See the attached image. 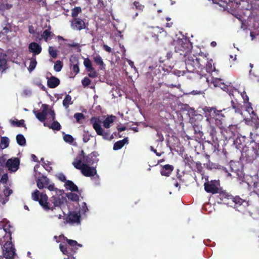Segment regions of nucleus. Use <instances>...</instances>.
<instances>
[{"instance_id":"nucleus-14","label":"nucleus","mask_w":259,"mask_h":259,"mask_svg":"<svg viewBox=\"0 0 259 259\" xmlns=\"http://www.w3.org/2000/svg\"><path fill=\"white\" fill-rule=\"evenodd\" d=\"M19 163L20 161L18 158H11L7 161L6 166L9 171L15 172L18 168Z\"/></svg>"},{"instance_id":"nucleus-7","label":"nucleus","mask_w":259,"mask_h":259,"mask_svg":"<svg viewBox=\"0 0 259 259\" xmlns=\"http://www.w3.org/2000/svg\"><path fill=\"white\" fill-rule=\"evenodd\" d=\"M201 58L199 56H189L185 60L186 68L188 72H193L197 67L203 64L201 63Z\"/></svg>"},{"instance_id":"nucleus-57","label":"nucleus","mask_w":259,"mask_h":259,"mask_svg":"<svg viewBox=\"0 0 259 259\" xmlns=\"http://www.w3.org/2000/svg\"><path fill=\"white\" fill-rule=\"evenodd\" d=\"M209 134H210V136L211 137V139L212 140H213L214 137H215V131L214 130L213 127H211V130H210V132H209Z\"/></svg>"},{"instance_id":"nucleus-64","label":"nucleus","mask_w":259,"mask_h":259,"mask_svg":"<svg viewBox=\"0 0 259 259\" xmlns=\"http://www.w3.org/2000/svg\"><path fill=\"white\" fill-rule=\"evenodd\" d=\"M3 30L5 31V33H8L10 31L9 26L7 25V26H5L3 28Z\"/></svg>"},{"instance_id":"nucleus-15","label":"nucleus","mask_w":259,"mask_h":259,"mask_svg":"<svg viewBox=\"0 0 259 259\" xmlns=\"http://www.w3.org/2000/svg\"><path fill=\"white\" fill-rule=\"evenodd\" d=\"M219 184L218 181H211L210 183L204 184V189L208 193H218L219 192Z\"/></svg>"},{"instance_id":"nucleus-36","label":"nucleus","mask_w":259,"mask_h":259,"mask_svg":"<svg viewBox=\"0 0 259 259\" xmlns=\"http://www.w3.org/2000/svg\"><path fill=\"white\" fill-rule=\"evenodd\" d=\"M67 196L69 199L72 201H77L79 199L78 195L72 192L68 193Z\"/></svg>"},{"instance_id":"nucleus-53","label":"nucleus","mask_w":259,"mask_h":259,"mask_svg":"<svg viewBox=\"0 0 259 259\" xmlns=\"http://www.w3.org/2000/svg\"><path fill=\"white\" fill-rule=\"evenodd\" d=\"M134 5L137 9H139L140 10H142L144 8V6L140 5L138 2H135L134 3Z\"/></svg>"},{"instance_id":"nucleus-46","label":"nucleus","mask_w":259,"mask_h":259,"mask_svg":"<svg viewBox=\"0 0 259 259\" xmlns=\"http://www.w3.org/2000/svg\"><path fill=\"white\" fill-rule=\"evenodd\" d=\"M46 187L50 191H53L56 193L57 191H58V189L55 187L54 184L53 183H49V185Z\"/></svg>"},{"instance_id":"nucleus-1","label":"nucleus","mask_w":259,"mask_h":259,"mask_svg":"<svg viewBox=\"0 0 259 259\" xmlns=\"http://www.w3.org/2000/svg\"><path fill=\"white\" fill-rule=\"evenodd\" d=\"M99 159L96 152L85 155L83 151L76 157L72 164L77 169H80L83 175L91 177L97 174L96 167L92 166L97 163Z\"/></svg>"},{"instance_id":"nucleus-13","label":"nucleus","mask_w":259,"mask_h":259,"mask_svg":"<svg viewBox=\"0 0 259 259\" xmlns=\"http://www.w3.org/2000/svg\"><path fill=\"white\" fill-rule=\"evenodd\" d=\"M66 222L71 225H79L80 223V215L79 212H70L66 218Z\"/></svg>"},{"instance_id":"nucleus-39","label":"nucleus","mask_w":259,"mask_h":259,"mask_svg":"<svg viewBox=\"0 0 259 259\" xmlns=\"http://www.w3.org/2000/svg\"><path fill=\"white\" fill-rule=\"evenodd\" d=\"M49 53L50 54V55L53 58H56L57 57V50L53 47H50L49 48Z\"/></svg>"},{"instance_id":"nucleus-59","label":"nucleus","mask_w":259,"mask_h":259,"mask_svg":"<svg viewBox=\"0 0 259 259\" xmlns=\"http://www.w3.org/2000/svg\"><path fill=\"white\" fill-rule=\"evenodd\" d=\"M103 47L104 50L105 51H106L107 52H109V53L111 52L112 49L110 47H109L108 46H107L106 45H104Z\"/></svg>"},{"instance_id":"nucleus-23","label":"nucleus","mask_w":259,"mask_h":259,"mask_svg":"<svg viewBox=\"0 0 259 259\" xmlns=\"http://www.w3.org/2000/svg\"><path fill=\"white\" fill-rule=\"evenodd\" d=\"M229 94L230 96H236L237 94L240 95L241 96L242 98H243V100L244 101V102L248 101V97L244 91H243L242 93H240L238 90L235 89L232 91H230L229 93Z\"/></svg>"},{"instance_id":"nucleus-40","label":"nucleus","mask_w":259,"mask_h":259,"mask_svg":"<svg viewBox=\"0 0 259 259\" xmlns=\"http://www.w3.org/2000/svg\"><path fill=\"white\" fill-rule=\"evenodd\" d=\"M52 32L49 30H45L42 34V37L47 41L48 39L51 37Z\"/></svg>"},{"instance_id":"nucleus-42","label":"nucleus","mask_w":259,"mask_h":259,"mask_svg":"<svg viewBox=\"0 0 259 259\" xmlns=\"http://www.w3.org/2000/svg\"><path fill=\"white\" fill-rule=\"evenodd\" d=\"M233 108L235 110V113H241L240 105L234 103L233 100L231 101Z\"/></svg>"},{"instance_id":"nucleus-55","label":"nucleus","mask_w":259,"mask_h":259,"mask_svg":"<svg viewBox=\"0 0 259 259\" xmlns=\"http://www.w3.org/2000/svg\"><path fill=\"white\" fill-rule=\"evenodd\" d=\"M190 94H192L193 95H196L203 94H204V93L203 91H201L193 90Z\"/></svg>"},{"instance_id":"nucleus-62","label":"nucleus","mask_w":259,"mask_h":259,"mask_svg":"<svg viewBox=\"0 0 259 259\" xmlns=\"http://www.w3.org/2000/svg\"><path fill=\"white\" fill-rule=\"evenodd\" d=\"M156 135H157V137L158 138L159 141H160L161 142L163 141L164 138L161 134H160L159 133H157Z\"/></svg>"},{"instance_id":"nucleus-3","label":"nucleus","mask_w":259,"mask_h":259,"mask_svg":"<svg viewBox=\"0 0 259 259\" xmlns=\"http://www.w3.org/2000/svg\"><path fill=\"white\" fill-rule=\"evenodd\" d=\"M33 113L38 120L44 122L45 126L49 127L54 130H59L61 128L60 123L57 121H53L55 118L54 111L47 104H42L41 111L34 109Z\"/></svg>"},{"instance_id":"nucleus-21","label":"nucleus","mask_w":259,"mask_h":259,"mask_svg":"<svg viewBox=\"0 0 259 259\" xmlns=\"http://www.w3.org/2000/svg\"><path fill=\"white\" fill-rule=\"evenodd\" d=\"M47 83L51 88H55L60 83V80L54 76H52L48 79Z\"/></svg>"},{"instance_id":"nucleus-33","label":"nucleus","mask_w":259,"mask_h":259,"mask_svg":"<svg viewBox=\"0 0 259 259\" xmlns=\"http://www.w3.org/2000/svg\"><path fill=\"white\" fill-rule=\"evenodd\" d=\"M71 97L67 95L63 101V105L65 107V108H67L70 105L72 104V101H71Z\"/></svg>"},{"instance_id":"nucleus-2","label":"nucleus","mask_w":259,"mask_h":259,"mask_svg":"<svg viewBox=\"0 0 259 259\" xmlns=\"http://www.w3.org/2000/svg\"><path fill=\"white\" fill-rule=\"evenodd\" d=\"M11 228L9 222L4 224V222H0V245L4 256L7 259H14L16 255L15 249L11 241Z\"/></svg>"},{"instance_id":"nucleus-11","label":"nucleus","mask_w":259,"mask_h":259,"mask_svg":"<svg viewBox=\"0 0 259 259\" xmlns=\"http://www.w3.org/2000/svg\"><path fill=\"white\" fill-rule=\"evenodd\" d=\"M207 55L208 54L202 52L199 53V56L201 58V63L203 64L201 66H203L206 64V70L208 73L214 72L217 70L212 63V60L211 59L208 60Z\"/></svg>"},{"instance_id":"nucleus-48","label":"nucleus","mask_w":259,"mask_h":259,"mask_svg":"<svg viewBox=\"0 0 259 259\" xmlns=\"http://www.w3.org/2000/svg\"><path fill=\"white\" fill-rule=\"evenodd\" d=\"M74 117L75 118L77 122H79L81 119L83 118L84 116L83 114L81 113H76L74 114Z\"/></svg>"},{"instance_id":"nucleus-41","label":"nucleus","mask_w":259,"mask_h":259,"mask_svg":"<svg viewBox=\"0 0 259 259\" xmlns=\"http://www.w3.org/2000/svg\"><path fill=\"white\" fill-rule=\"evenodd\" d=\"M81 12V9L80 7H75L72 10V16L73 17H75L77 16L78 14L80 13Z\"/></svg>"},{"instance_id":"nucleus-31","label":"nucleus","mask_w":259,"mask_h":259,"mask_svg":"<svg viewBox=\"0 0 259 259\" xmlns=\"http://www.w3.org/2000/svg\"><path fill=\"white\" fill-rule=\"evenodd\" d=\"M222 110H218V113H217L215 118V124L218 125H221L222 123V120L224 118L225 116L223 113H222Z\"/></svg>"},{"instance_id":"nucleus-26","label":"nucleus","mask_w":259,"mask_h":259,"mask_svg":"<svg viewBox=\"0 0 259 259\" xmlns=\"http://www.w3.org/2000/svg\"><path fill=\"white\" fill-rule=\"evenodd\" d=\"M65 187L66 189L71 191L78 192V187L71 181L67 180L65 182Z\"/></svg>"},{"instance_id":"nucleus-4","label":"nucleus","mask_w":259,"mask_h":259,"mask_svg":"<svg viewBox=\"0 0 259 259\" xmlns=\"http://www.w3.org/2000/svg\"><path fill=\"white\" fill-rule=\"evenodd\" d=\"M32 198L35 201H38L39 204L45 210H49L51 209L52 211L54 210L56 211L57 212H59L58 215H57V216H58L59 219H61L62 217V213L64 214L60 207L62 201L59 197H55L54 196L52 197L53 202L54 205V207H52L51 206V204L47 202L48 196L46 194L40 193L37 190H36L34 192L32 193Z\"/></svg>"},{"instance_id":"nucleus-17","label":"nucleus","mask_w":259,"mask_h":259,"mask_svg":"<svg viewBox=\"0 0 259 259\" xmlns=\"http://www.w3.org/2000/svg\"><path fill=\"white\" fill-rule=\"evenodd\" d=\"M71 27L73 30H80L85 28V23L82 20L79 18H75L72 21Z\"/></svg>"},{"instance_id":"nucleus-45","label":"nucleus","mask_w":259,"mask_h":259,"mask_svg":"<svg viewBox=\"0 0 259 259\" xmlns=\"http://www.w3.org/2000/svg\"><path fill=\"white\" fill-rule=\"evenodd\" d=\"M44 160V159L43 158H41V161L42 162V166L47 171H50L52 170V167L50 166L49 163H47Z\"/></svg>"},{"instance_id":"nucleus-27","label":"nucleus","mask_w":259,"mask_h":259,"mask_svg":"<svg viewBox=\"0 0 259 259\" xmlns=\"http://www.w3.org/2000/svg\"><path fill=\"white\" fill-rule=\"evenodd\" d=\"M236 129L235 126L231 125L227 128L226 131L227 133L226 138L228 139H234V137L235 136V133L234 132V130Z\"/></svg>"},{"instance_id":"nucleus-32","label":"nucleus","mask_w":259,"mask_h":259,"mask_svg":"<svg viewBox=\"0 0 259 259\" xmlns=\"http://www.w3.org/2000/svg\"><path fill=\"white\" fill-rule=\"evenodd\" d=\"M16 141L18 145L24 146L26 145V140L24 136L22 134H18L16 136Z\"/></svg>"},{"instance_id":"nucleus-8","label":"nucleus","mask_w":259,"mask_h":259,"mask_svg":"<svg viewBox=\"0 0 259 259\" xmlns=\"http://www.w3.org/2000/svg\"><path fill=\"white\" fill-rule=\"evenodd\" d=\"M200 79L202 81H206L208 85L212 83L214 87H220L223 91L229 92L228 86L222 81V80L219 78H214L212 76L208 77L206 75H203L201 76Z\"/></svg>"},{"instance_id":"nucleus-25","label":"nucleus","mask_w":259,"mask_h":259,"mask_svg":"<svg viewBox=\"0 0 259 259\" xmlns=\"http://www.w3.org/2000/svg\"><path fill=\"white\" fill-rule=\"evenodd\" d=\"M115 119V116H108L103 122L104 127L106 128H109L110 127V124L113 123Z\"/></svg>"},{"instance_id":"nucleus-50","label":"nucleus","mask_w":259,"mask_h":259,"mask_svg":"<svg viewBox=\"0 0 259 259\" xmlns=\"http://www.w3.org/2000/svg\"><path fill=\"white\" fill-rule=\"evenodd\" d=\"M8 179V176L7 174L3 175L0 180V182L3 184H6Z\"/></svg>"},{"instance_id":"nucleus-60","label":"nucleus","mask_w":259,"mask_h":259,"mask_svg":"<svg viewBox=\"0 0 259 259\" xmlns=\"http://www.w3.org/2000/svg\"><path fill=\"white\" fill-rule=\"evenodd\" d=\"M52 212H53L52 214H50V218H54L55 217H57L58 218V216H57V215H58L59 214V212H57L56 211H52Z\"/></svg>"},{"instance_id":"nucleus-10","label":"nucleus","mask_w":259,"mask_h":259,"mask_svg":"<svg viewBox=\"0 0 259 259\" xmlns=\"http://www.w3.org/2000/svg\"><path fill=\"white\" fill-rule=\"evenodd\" d=\"M174 46L176 52L179 53L181 55L186 56V54L189 51L190 45L188 40L178 39L174 41Z\"/></svg>"},{"instance_id":"nucleus-20","label":"nucleus","mask_w":259,"mask_h":259,"mask_svg":"<svg viewBox=\"0 0 259 259\" xmlns=\"http://www.w3.org/2000/svg\"><path fill=\"white\" fill-rule=\"evenodd\" d=\"M174 169V166L171 165L166 164L163 166L160 173L161 175L168 177Z\"/></svg>"},{"instance_id":"nucleus-37","label":"nucleus","mask_w":259,"mask_h":259,"mask_svg":"<svg viewBox=\"0 0 259 259\" xmlns=\"http://www.w3.org/2000/svg\"><path fill=\"white\" fill-rule=\"evenodd\" d=\"M63 67V63L61 61H57L54 65V69L56 72H59L61 70Z\"/></svg>"},{"instance_id":"nucleus-16","label":"nucleus","mask_w":259,"mask_h":259,"mask_svg":"<svg viewBox=\"0 0 259 259\" xmlns=\"http://www.w3.org/2000/svg\"><path fill=\"white\" fill-rule=\"evenodd\" d=\"M29 51L32 53V56L39 54L42 50L41 47L37 42H33L29 44L28 46Z\"/></svg>"},{"instance_id":"nucleus-29","label":"nucleus","mask_w":259,"mask_h":259,"mask_svg":"<svg viewBox=\"0 0 259 259\" xmlns=\"http://www.w3.org/2000/svg\"><path fill=\"white\" fill-rule=\"evenodd\" d=\"M10 143L9 139L7 137H2L0 143V148L2 149H4L7 148Z\"/></svg>"},{"instance_id":"nucleus-28","label":"nucleus","mask_w":259,"mask_h":259,"mask_svg":"<svg viewBox=\"0 0 259 259\" xmlns=\"http://www.w3.org/2000/svg\"><path fill=\"white\" fill-rule=\"evenodd\" d=\"M94 61L95 63L100 66V68L101 69H103L105 67V64L102 59L101 57L99 55H96L94 57Z\"/></svg>"},{"instance_id":"nucleus-30","label":"nucleus","mask_w":259,"mask_h":259,"mask_svg":"<svg viewBox=\"0 0 259 259\" xmlns=\"http://www.w3.org/2000/svg\"><path fill=\"white\" fill-rule=\"evenodd\" d=\"M36 64L37 61L36 60V57L32 56L31 58L30 59V63L29 67L28 68V70L30 72L33 71L35 68Z\"/></svg>"},{"instance_id":"nucleus-52","label":"nucleus","mask_w":259,"mask_h":259,"mask_svg":"<svg viewBox=\"0 0 259 259\" xmlns=\"http://www.w3.org/2000/svg\"><path fill=\"white\" fill-rule=\"evenodd\" d=\"M90 135L88 133H84L83 136V141L84 143L88 142L90 140Z\"/></svg>"},{"instance_id":"nucleus-34","label":"nucleus","mask_w":259,"mask_h":259,"mask_svg":"<svg viewBox=\"0 0 259 259\" xmlns=\"http://www.w3.org/2000/svg\"><path fill=\"white\" fill-rule=\"evenodd\" d=\"M10 122L13 126H16L18 127L23 126L24 125V120L21 119L20 120H18L17 119H10Z\"/></svg>"},{"instance_id":"nucleus-12","label":"nucleus","mask_w":259,"mask_h":259,"mask_svg":"<svg viewBox=\"0 0 259 259\" xmlns=\"http://www.w3.org/2000/svg\"><path fill=\"white\" fill-rule=\"evenodd\" d=\"M203 110L205 116L206 117V121L208 122V124H210L213 121V120H215L217 114L218 113V110L213 107H205Z\"/></svg>"},{"instance_id":"nucleus-18","label":"nucleus","mask_w":259,"mask_h":259,"mask_svg":"<svg viewBox=\"0 0 259 259\" xmlns=\"http://www.w3.org/2000/svg\"><path fill=\"white\" fill-rule=\"evenodd\" d=\"M12 193V190L5 188L3 194H0V202L5 204L9 200L8 197Z\"/></svg>"},{"instance_id":"nucleus-9","label":"nucleus","mask_w":259,"mask_h":259,"mask_svg":"<svg viewBox=\"0 0 259 259\" xmlns=\"http://www.w3.org/2000/svg\"><path fill=\"white\" fill-rule=\"evenodd\" d=\"M219 197L221 200H224V199H227L231 200V201L235 204L234 207L237 209L238 211H241V209H239L238 207L243 205L244 207L248 206V202L243 200L239 197H233L232 196L229 195L226 192H223L220 193Z\"/></svg>"},{"instance_id":"nucleus-38","label":"nucleus","mask_w":259,"mask_h":259,"mask_svg":"<svg viewBox=\"0 0 259 259\" xmlns=\"http://www.w3.org/2000/svg\"><path fill=\"white\" fill-rule=\"evenodd\" d=\"M239 164V162H233V161L230 162V167L231 169V171L232 172H234L236 173L237 175H238V176H239V170L238 169L235 168V167Z\"/></svg>"},{"instance_id":"nucleus-5","label":"nucleus","mask_w":259,"mask_h":259,"mask_svg":"<svg viewBox=\"0 0 259 259\" xmlns=\"http://www.w3.org/2000/svg\"><path fill=\"white\" fill-rule=\"evenodd\" d=\"M62 240H66L67 244L63 242L61 243L59 245V248L63 254L67 256L64 259H76L73 256L74 253L78 249L77 246H81V245L77 243V242L73 240L68 239L64 236H60L59 239L57 240V242H59Z\"/></svg>"},{"instance_id":"nucleus-56","label":"nucleus","mask_w":259,"mask_h":259,"mask_svg":"<svg viewBox=\"0 0 259 259\" xmlns=\"http://www.w3.org/2000/svg\"><path fill=\"white\" fill-rule=\"evenodd\" d=\"M194 128L195 134H198L199 137H201L203 135V133L197 127H194Z\"/></svg>"},{"instance_id":"nucleus-35","label":"nucleus","mask_w":259,"mask_h":259,"mask_svg":"<svg viewBox=\"0 0 259 259\" xmlns=\"http://www.w3.org/2000/svg\"><path fill=\"white\" fill-rule=\"evenodd\" d=\"M83 64L87 71L92 70L94 68L91 61L88 58L84 59Z\"/></svg>"},{"instance_id":"nucleus-47","label":"nucleus","mask_w":259,"mask_h":259,"mask_svg":"<svg viewBox=\"0 0 259 259\" xmlns=\"http://www.w3.org/2000/svg\"><path fill=\"white\" fill-rule=\"evenodd\" d=\"M57 178L61 181L65 182L67 181L65 176L62 173H59L56 175Z\"/></svg>"},{"instance_id":"nucleus-22","label":"nucleus","mask_w":259,"mask_h":259,"mask_svg":"<svg viewBox=\"0 0 259 259\" xmlns=\"http://www.w3.org/2000/svg\"><path fill=\"white\" fill-rule=\"evenodd\" d=\"M70 61L71 69L75 73V74H77L79 71L78 60L75 58H73L71 59Z\"/></svg>"},{"instance_id":"nucleus-49","label":"nucleus","mask_w":259,"mask_h":259,"mask_svg":"<svg viewBox=\"0 0 259 259\" xmlns=\"http://www.w3.org/2000/svg\"><path fill=\"white\" fill-rule=\"evenodd\" d=\"M91 83V80L88 77H84L82 80V84L84 87L88 86Z\"/></svg>"},{"instance_id":"nucleus-43","label":"nucleus","mask_w":259,"mask_h":259,"mask_svg":"<svg viewBox=\"0 0 259 259\" xmlns=\"http://www.w3.org/2000/svg\"><path fill=\"white\" fill-rule=\"evenodd\" d=\"M64 140L67 143H72L73 141V137L70 135H65L63 137Z\"/></svg>"},{"instance_id":"nucleus-44","label":"nucleus","mask_w":259,"mask_h":259,"mask_svg":"<svg viewBox=\"0 0 259 259\" xmlns=\"http://www.w3.org/2000/svg\"><path fill=\"white\" fill-rule=\"evenodd\" d=\"M7 62L5 59H0V72L3 71L6 69Z\"/></svg>"},{"instance_id":"nucleus-54","label":"nucleus","mask_w":259,"mask_h":259,"mask_svg":"<svg viewBox=\"0 0 259 259\" xmlns=\"http://www.w3.org/2000/svg\"><path fill=\"white\" fill-rule=\"evenodd\" d=\"M126 61L127 62V63H128V64L130 65V66L132 68H134V69L136 71H137V68L134 66V62H133L132 60H130V59H126Z\"/></svg>"},{"instance_id":"nucleus-24","label":"nucleus","mask_w":259,"mask_h":259,"mask_svg":"<svg viewBox=\"0 0 259 259\" xmlns=\"http://www.w3.org/2000/svg\"><path fill=\"white\" fill-rule=\"evenodd\" d=\"M128 143V138H125L122 140L116 142L113 146V149L114 150H118L120 149L125 144Z\"/></svg>"},{"instance_id":"nucleus-6","label":"nucleus","mask_w":259,"mask_h":259,"mask_svg":"<svg viewBox=\"0 0 259 259\" xmlns=\"http://www.w3.org/2000/svg\"><path fill=\"white\" fill-rule=\"evenodd\" d=\"M94 129L98 135L102 136L103 138L107 140H111L113 138V135H111L108 132H105L101 126V121L96 117H93L90 120Z\"/></svg>"},{"instance_id":"nucleus-51","label":"nucleus","mask_w":259,"mask_h":259,"mask_svg":"<svg viewBox=\"0 0 259 259\" xmlns=\"http://www.w3.org/2000/svg\"><path fill=\"white\" fill-rule=\"evenodd\" d=\"M89 72V76L92 78H95L97 76V72L95 71L94 68L92 69V70L87 71Z\"/></svg>"},{"instance_id":"nucleus-63","label":"nucleus","mask_w":259,"mask_h":259,"mask_svg":"<svg viewBox=\"0 0 259 259\" xmlns=\"http://www.w3.org/2000/svg\"><path fill=\"white\" fill-rule=\"evenodd\" d=\"M250 106V103H249L248 106L247 107V111H248V112L249 113H250L251 112L252 114H254V111L252 110V108Z\"/></svg>"},{"instance_id":"nucleus-19","label":"nucleus","mask_w":259,"mask_h":259,"mask_svg":"<svg viewBox=\"0 0 259 259\" xmlns=\"http://www.w3.org/2000/svg\"><path fill=\"white\" fill-rule=\"evenodd\" d=\"M49 179L46 177H39L36 181L37 186L40 189H42L49 185Z\"/></svg>"},{"instance_id":"nucleus-58","label":"nucleus","mask_w":259,"mask_h":259,"mask_svg":"<svg viewBox=\"0 0 259 259\" xmlns=\"http://www.w3.org/2000/svg\"><path fill=\"white\" fill-rule=\"evenodd\" d=\"M88 210V208L87 207V204L85 202L83 203V205L82 206V208L80 210V211L85 213Z\"/></svg>"},{"instance_id":"nucleus-61","label":"nucleus","mask_w":259,"mask_h":259,"mask_svg":"<svg viewBox=\"0 0 259 259\" xmlns=\"http://www.w3.org/2000/svg\"><path fill=\"white\" fill-rule=\"evenodd\" d=\"M6 160V159L5 158V157H0V165L1 166L4 165L5 163V161Z\"/></svg>"}]
</instances>
